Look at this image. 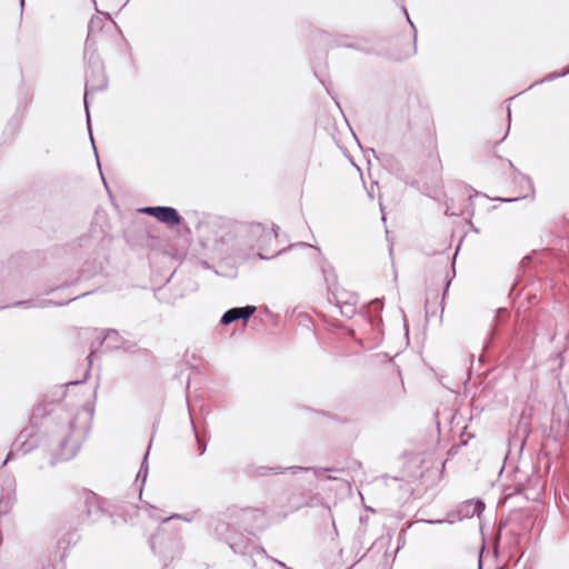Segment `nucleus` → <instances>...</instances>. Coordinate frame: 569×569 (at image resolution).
Returning <instances> with one entry per match:
<instances>
[{"instance_id": "obj_1", "label": "nucleus", "mask_w": 569, "mask_h": 569, "mask_svg": "<svg viewBox=\"0 0 569 569\" xmlns=\"http://www.w3.org/2000/svg\"><path fill=\"white\" fill-rule=\"evenodd\" d=\"M301 506L287 508L278 506L281 511H272L268 516L259 509H241L234 516H231L228 527L230 532L227 537L230 548L236 553L248 555L253 559V565L261 562L269 569H289L283 562L269 557L266 550L256 543L254 530H260L268 526L269 521H278L287 517L288 513L299 509Z\"/></svg>"}, {"instance_id": "obj_2", "label": "nucleus", "mask_w": 569, "mask_h": 569, "mask_svg": "<svg viewBox=\"0 0 569 569\" xmlns=\"http://www.w3.org/2000/svg\"><path fill=\"white\" fill-rule=\"evenodd\" d=\"M86 513L83 520L99 521L108 517L112 525L127 522L134 516L139 518H152L157 521L167 522L172 519H181L190 522L194 518V512L168 513L146 500L142 506L134 505L128 500H84Z\"/></svg>"}, {"instance_id": "obj_3", "label": "nucleus", "mask_w": 569, "mask_h": 569, "mask_svg": "<svg viewBox=\"0 0 569 569\" xmlns=\"http://www.w3.org/2000/svg\"><path fill=\"white\" fill-rule=\"evenodd\" d=\"M52 441L58 446L53 462L72 459L79 450V438L74 436L72 423L68 422L56 428Z\"/></svg>"}, {"instance_id": "obj_4", "label": "nucleus", "mask_w": 569, "mask_h": 569, "mask_svg": "<svg viewBox=\"0 0 569 569\" xmlns=\"http://www.w3.org/2000/svg\"><path fill=\"white\" fill-rule=\"evenodd\" d=\"M278 227L267 228L260 223H256L250 226L249 236L257 243L258 257L260 259H270L274 254L280 252V249H271L274 247L273 244L278 241Z\"/></svg>"}, {"instance_id": "obj_5", "label": "nucleus", "mask_w": 569, "mask_h": 569, "mask_svg": "<svg viewBox=\"0 0 569 569\" xmlns=\"http://www.w3.org/2000/svg\"><path fill=\"white\" fill-rule=\"evenodd\" d=\"M500 481L505 487V499L517 495H522L531 482H537L538 477L529 478L528 473L519 468L512 469L510 472L506 467L500 470Z\"/></svg>"}, {"instance_id": "obj_6", "label": "nucleus", "mask_w": 569, "mask_h": 569, "mask_svg": "<svg viewBox=\"0 0 569 569\" xmlns=\"http://www.w3.org/2000/svg\"><path fill=\"white\" fill-rule=\"evenodd\" d=\"M150 546L164 565H167L168 560L179 556L181 551L180 541L177 536L167 533L163 527L150 538Z\"/></svg>"}, {"instance_id": "obj_7", "label": "nucleus", "mask_w": 569, "mask_h": 569, "mask_svg": "<svg viewBox=\"0 0 569 569\" xmlns=\"http://www.w3.org/2000/svg\"><path fill=\"white\" fill-rule=\"evenodd\" d=\"M143 213L154 217L158 221L168 226H178L181 223V217L174 208L171 207H147L141 210Z\"/></svg>"}, {"instance_id": "obj_8", "label": "nucleus", "mask_w": 569, "mask_h": 569, "mask_svg": "<svg viewBox=\"0 0 569 569\" xmlns=\"http://www.w3.org/2000/svg\"><path fill=\"white\" fill-rule=\"evenodd\" d=\"M485 502L483 500H463L457 513L449 515L451 518L447 521L453 522L455 520H462L465 518H471L473 516H480L485 510Z\"/></svg>"}, {"instance_id": "obj_9", "label": "nucleus", "mask_w": 569, "mask_h": 569, "mask_svg": "<svg viewBox=\"0 0 569 569\" xmlns=\"http://www.w3.org/2000/svg\"><path fill=\"white\" fill-rule=\"evenodd\" d=\"M254 312H256V307H253V306L232 308L223 313V316L221 318V323L226 326V325L232 323L239 319L247 320Z\"/></svg>"}, {"instance_id": "obj_10", "label": "nucleus", "mask_w": 569, "mask_h": 569, "mask_svg": "<svg viewBox=\"0 0 569 569\" xmlns=\"http://www.w3.org/2000/svg\"><path fill=\"white\" fill-rule=\"evenodd\" d=\"M106 86V80L103 78V76H101V79H100V82L98 83V86H93L90 83V81L88 80V83H87V89H86V93H84V108H86V111H88V94L91 90H94V89H98V88H103ZM87 122H88V126L90 127V117H89V112H87Z\"/></svg>"}, {"instance_id": "obj_11", "label": "nucleus", "mask_w": 569, "mask_h": 569, "mask_svg": "<svg viewBox=\"0 0 569 569\" xmlns=\"http://www.w3.org/2000/svg\"><path fill=\"white\" fill-rule=\"evenodd\" d=\"M568 73H569V69H567L566 71H563V72H561V73H559V74H557V73H551V74H549V76L547 77V80H553V79H557V78H559V77H563V76H566V74H568Z\"/></svg>"}, {"instance_id": "obj_12", "label": "nucleus", "mask_w": 569, "mask_h": 569, "mask_svg": "<svg viewBox=\"0 0 569 569\" xmlns=\"http://www.w3.org/2000/svg\"><path fill=\"white\" fill-rule=\"evenodd\" d=\"M427 522L429 523H442L446 521V519H442V518H437V519H429V520H426Z\"/></svg>"}, {"instance_id": "obj_13", "label": "nucleus", "mask_w": 569, "mask_h": 569, "mask_svg": "<svg viewBox=\"0 0 569 569\" xmlns=\"http://www.w3.org/2000/svg\"><path fill=\"white\" fill-rule=\"evenodd\" d=\"M327 470H317V477L320 478L322 472H326Z\"/></svg>"}, {"instance_id": "obj_14", "label": "nucleus", "mask_w": 569, "mask_h": 569, "mask_svg": "<svg viewBox=\"0 0 569 569\" xmlns=\"http://www.w3.org/2000/svg\"><path fill=\"white\" fill-rule=\"evenodd\" d=\"M10 458H11V455H8V456H7V458H6V460H3L2 466H4V465L8 462V460H9Z\"/></svg>"}, {"instance_id": "obj_15", "label": "nucleus", "mask_w": 569, "mask_h": 569, "mask_svg": "<svg viewBox=\"0 0 569 569\" xmlns=\"http://www.w3.org/2000/svg\"><path fill=\"white\" fill-rule=\"evenodd\" d=\"M206 451V448L204 447H200V455H203Z\"/></svg>"}, {"instance_id": "obj_16", "label": "nucleus", "mask_w": 569, "mask_h": 569, "mask_svg": "<svg viewBox=\"0 0 569 569\" xmlns=\"http://www.w3.org/2000/svg\"><path fill=\"white\" fill-rule=\"evenodd\" d=\"M206 451V448L204 447H200V455H203Z\"/></svg>"}, {"instance_id": "obj_17", "label": "nucleus", "mask_w": 569, "mask_h": 569, "mask_svg": "<svg viewBox=\"0 0 569 569\" xmlns=\"http://www.w3.org/2000/svg\"><path fill=\"white\" fill-rule=\"evenodd\" d=\"M142 468H143V466L141 467V470H139L138 477H140V475L142 473Z\"/></svg>"}]
</instances>
